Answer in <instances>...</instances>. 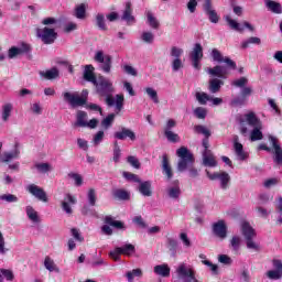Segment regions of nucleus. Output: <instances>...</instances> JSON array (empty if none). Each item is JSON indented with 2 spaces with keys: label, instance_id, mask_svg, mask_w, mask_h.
<instances>
[{
  "label": "nucleus",
  "instance_id": "nucleus-1",
  "mask_svg": "<svg viewBox=\"0 0 282 282\" xmlns=\"http://www.w3.org/2000/svg\"><path fill=\"white\" fill-rule=\"evenodd\" d=\"M176 155L180 158L177 162V170L183 172L188 169L189 177H197L198 170L193 166V164H195V158L189 149H187V147H180L176 151Z\"/></svg>",
  "mask_w": 282,
  "mask_h": 282
},
{
  "label": "nucleus",
  "instance_id": "nucleus-2",
  "mask_svg": "<svg viewBox=\"0 0 282 282\" xmlns=\"http://www.w3.org/2000/svg\"><path fill=\"white\" fill-rule=\"evenodd\" d=\"M55 23H57L55 17H46L42 21V24L45 26L36 29V36L41 39L42 43L45 45H52L58 36L55 28H48V25H54Z\"/></svg>",
  "mask_w": 282,
  "mask_h": 282
},
{
  "label": "nucleus",
  "instance_id": "nucleus-3",
  "mask_svg": "<svg viewBox=\"0 0 282 282\" xmlns=\"http://www.w3.org/2000/svg\"><path fill=\"white\" fill-rule=\"evenodd\" d=\"M245 118L247 120V123L253 128L250 135L251 142L263 140V124L260 118H258L257 113H254V111H250L249 113H246Z\"/></svg>",
  "mask_w": 282,
  "mask_h": 282
},
{
  "label": "nucleus",
  "instance_id": "nucleus-4",
  "mask_svg": "<svg viewBox=\"0 0 282 282\" xmlns=\"http://www.w3.org/2000/svg\"><path fill=\"white\" fill-rule=\"evenodd\" d=\"M242 235L245 236V239L247 240V248L250 250H260V247L256 241H253V237H256L257 232L254 228L249 224V221H243L241 226Z\"/></svg>",
  "mask_w": 282,
  "mask_h": 282
},
{
  "label": "nucleus",
  "instance_id": "nucleus-5",
  "mask_svg": "<svg viewBox=\"0 0 282 282\" xmlns=\"http://www.w3.org/2000/svg\"><path fill=\"white\" fill-rule=\"evenodd\" d=\"M104 221H105V225L101 226V232L104 235H108V236L113 235V230H112L111 226L113 228H117L118 230H126L127 229L123 221H119V220L113 219V217L111 215H107L105 217Z\"/></svg>",
  "mask_w": 282,
  "mask_h": 282
},
{
  "label": "nucleus",
  "instance_id": "nucleus-6",
  "mask_svg": "<svg viewBox=\"0 0 282 282\" xmlns=\"http://www.w3.org/2000/svg\"><path fill=\"white\" fill-rule=\"evenodd\" d=\"M94 59L96 61V63H100V69L105 74H110L112 68V56H110V54L105 55V52H102V50H98V52H96L94 56Z\"/></svg>",
  "mask_w": 282,
  "mask_h": 282
},
{
  "label": "nucleus",
  "instance_id": "nucleus-7",
  "mask_svg": "<svg viewBox=\"0 0 282 282\" xmlns=\"http://www.w3.org/2000/svg\"><path fill=\"white\" fill-rule=\"evenodd\" d=\"M135 252V246L133 243H126L124 246H121L120 248H115L109 252V257L113 259V261H120L121 254H124L126 257H131V254H134Z\"/></svg>",
  "mask_w": 282,
  "mask_h": 282
},
{
  "label": "nucleus",
  "instance_id": "nucleus-8",
  "mask_svg": "<svg viewBox=\"0 0 282 282\" xmlns=\"http://www.w3.org/2000/svg\"><path fill=\"white\" fill-rule=\"evenodd\" d=\"M63 98L73 109H76V107H84L87 105V96H79V94L75 93L72 94L70 91H64Z\"/></svg>",
  "mask_w": 282,
  "mask_h": 282
},
{
  "label": "nucleus",
  "instance_id": "nucleus-9",
  "mask_svg": "<svg viewBox=\"0 0 282 282\" xmlns=\"http://www.w3.org/2000/svg\"><path fill=\"white\" fill-rule=\"evenodd\" d=\"M194 131H196V133H203V135H205V138L203 139V147L205 149V151L203 152V164H205V158L206 155H208V150H209V138L212 135V131L209 129H207V127H205L204 124H196L194 127Z\"/></svg>",
  "mask_w": 282,
  "mask_h": 282
},
{
  "label": "nucleus",
  "instance_id": "nucleus-10",
  "mask_svg": "<svg viewBox=\"0 0 282 282\" xmlns=\"http://www.w3.org/2000/svg\"><path fill=\"white\" fill-rule=\"evenodd\" d=\"M212 58L217 63H226L229 69H237L236 61H232V58H230L229 56H224L220 50H217V47H214L212 50Z\"/></svg>",
  "mask_w": 282,
  "mask_h": 282
},
{
  "label": "nucleus",
  "instance_id": "nucleus-11",
  "mask_svg": "<svg viewBox=\"0 0 282 282\" xmlns=\"http://www.w3.org/2000/svg\"><path fill=\"white\" fill-rule=\"evenodd\" d=\"M97 94L99 96H106L108 98V94H112L115 91V87L108 78H99V83L96 85Z\"/></svg>",
  "mask_w": 282,
  "mask_h": 282
},
{
  "label": "nucleus",
  "instance_id": "nucleus-12",
  "mask_svg": "<svg viewBox=\"0 0 282 282\" xmlns=\"http://www.w3.org/2000/svg\"><path fill=\"white\" fill-rule=\"evenodd\" d=\"M203 10L205 14H207L210 23H219L220 17L217 10H215L213 0H205V2L203 3Z\"/></svg>",
  "mask_w": 282,
  "mask_h": 282
},
{
  "label": "nucleus",
  "instance_id": "nucleus-13",
  "mask_svg": "<svg viewBox=\"0 0 282 282\" xmlns=\"http://www.w3.org/2000/svg\"><path fill=\"white\" fill-rule=\"evenodd\" d=\"M32 52V46L29 43L22 42L19 47L13 45L8 51V57L9 58H17V56H21L23 54H29Z\"/></svg>",
  "mask_w": 282,
  "mask_h": 282
},
{
  "label": "nucleus",
  "instance_id": "nucleus-14",
  "mask_svg": "<svg viewBox=\"0 0 282 282\" xmlns=\"http://www.w3.org/2000/svg\"><path fill=\"white\" fill-rule=\"evenodd\" d=\"M269 142H271V145L273 147V162L282 165V147L278 138L274 135H269Z\"/></svg>",
  "mask_w": 282,
  "mask_h": 282
},
{
  "label": "nucleus",
  "instance_id": "nucleus-15",
  "mask_svg": "<svg viewBox=\"0 0 282 282\" xmlns=\"http://www.w3.org/2000/svg\"><path fill=\"white\" fill-rule=\"evenodd\" d=\"M206 173L209 180H220L221 188H228L229 182L231 180L229 173H227L226 171H223L221 173H210V171H206Z\"/></svg>",
  "mask_w": 282,
  "mask_h": 282
},
{
  "label": "nucleus",
  "instance_id": "nucleus-16",
  "mask_svg": "<svg viewBox=\"0 0 282 282\" xmlns=\"http://www.w3.org/2000/svg\"><path fill=\"white\" fill-rule=\"evenodd\" d=\"M121 20L126 21L127 25H133L134 23H137L131 1L126 2L124 10L121 14Z\"/></svg>",
  "mask_w": 282,
  "mask_h": 282
},
{
  "label": "nucleus",
  "instance_id": "nucleus-17",
  "mask_svg": "<svg viewBox=\"0 0 282 282\" xmlns=\"http://www.w3.org/2000/svg\"><path fill=\"white\" fill-rule=\"evenodd\" d=\"M272 263L274 270H269L267 276L272 281H279L282 279V261L281 259H273Z\"/></svg>",
  "mask_w": 282,
  "mask_h": 282
},
{
  "label": "nucleus",
  "instance_id": "nucleus-18",
  "mask_svg": "<svg viewBox=\"0 0 282 282\" xmlns=\"http://www.w3.org/2000/svg\"><path fill=\"white\" fill-rule=\"evenodd\" d=\"M213 232L219 239H226L228 237V226L224 219L216 221L213 226Z\"/></svg>",
  "mask_w": 282,
  "mask_h": 282
},
{
  "label": "nucleus",
  "instance_id": "nucleus-19",
  "mask_svg": "<svg viewBox=\"0 0 282 282\" xmlns=\"http://www.w3.org/2000/svg\"><path fill=\"white\" fill-rule=\"evenodd\" d=\"M29 193L36 197V199H40V202H48V196L46 191L44 188H41V186H37L36 184H30L28 186Z\"/></svg>",
  "mask_w": 282,
  "mask_h": 282
},
{
  "label": "nucleus",
  "instance_id": "nucleus-20",
  "mask_svg": "<svg viewBox=\"0 0 282 282\" xmlns=\"http://www.w3.org/2000/svg\"><path fill=\"white\" fill-rule=\"evenodd\" d=\"M176 274L183 282H192V278L194 276L193 268H187L185 263H182L178 265Z\"/></svg>",
  "mask_w": 282,
  "mask_h": 282
},
{
  "label": "nucleus",
  "instance_id": "nucleus-21",
  "mask_svg": "<svg viewBox=\"0 0 282 282\" xmlns=\"http://www.w3.org/2000/svg\"><path fill=\"white\" fill-rule=\"evenodd\" d=\"M113 137L117 140H131L132 142H134L137 140V135L135 132L132 131V129H128L127 127H121V129L119 131H116L113 133Z\"/></svg>",
  "mask_w": 282,
  "mask_h": 282
},
{
  "label": "nucleus",
  "instance_id": "nucleus-22",
  "mask_svg": "<svg viewBox=\"0 0 282 282\" xmlns=\"http://www.w3.org/2000/svg\"><path fill=\"white\" fill-rule=\"evenodd\" d=\"M161 166H162V173H163V175H165L166 180H172V177L174 176V172L170 164V158H169L167 153H164L162 155Z\"/></svg>",
  "mask_w": 282,
  "mask_h": 282
},
{
  "label": "nucleus",
  "instance_id": "nucleus-23",
  "mask_svg": "<svg viewBox=\"0 0 282 282\" xmlns=\"http://www.w3.org/2000/svg\"><path fill=\"white\" fill-rule=\"evenodd\" d=\"M208 74H210L212 76H216V78L221 80L220 78H226L228 72L227 67H225L224 65H216L215 67H209Z\"/></svg>",
  "mask_w": 282,
  "mask_h": 282
},
{
  "label": "nucleus",
  "instance_id": "nucleus-24",
  "mask_svg": "<svg viewBox=\"0 0 282 282\" xmlns=\"http://www.w3.org/2000/svg\"><path fill=\"white\" fill-rule=\"evenodd\" d=\"M84 79L88 80V83H93L94 85H98L94 65H86L84 70Z\"/></svg>",
  "mask_w": 282,
  "mask_h": 282
},
{
  "label": "nucleus",
  "instance_id": "nucleus-25",
  "mask_svg": "<svg viewBox=\"0 0 282 282\" xmlns=\"http://www.w3.org/2000/svg\"><path fill=\"white\" fill-rule=\"evenodd\" d=\"M77 199L74 197V195H70V193H67V195L64 197V202H62V208L67 213L68 215H72L73 208L70 204H76Z\"/></svg>",
  "mask_w": 282,
  "mask_h": 282
},
{
  "label": "nucleus",
  "instance_id": "nucleus-26",
  "mask_svg": "<svg viewBox=\"0 0 282 282\" xmlns=\"http://www.w3.org/2000/svg\"><path fill=\"white\" fill-rule=\"evenodd\" d=\"M139 185V192L141 193V195H143L144 197H151L153 195V191H152V182L147 181V182H140L138 183Z\"/></svg>",
  "mask_w": 282,
  "mask_h": 282
},
{
  "label": "nucleus",
  "instance_id": "nucleus-27",
  "mask_svg": "<svg viewBox=\"0 0 282 282\" xmlns=\"http://www.w3.org/2000/svg\"><path fill=\"white\" fill-rule=\"evenodd\" d=\"M112 197L113 199L127 202L128 199H130L131 195L129 191H126L124 188H115L112 191Z\"/></svg>",
  "mask_w": 282,
  "mask_h": 282
},
{
  "label": "nucleus",
  "instance_id": "nucleus-28",
  "mask_svg": "<svg viewBox=\"0 0 282 282\" xmlns=\"http://www.w3.org/2000/svg\"><path fill=\"white\" fill-rule=\"evenodd\" d=\"M189 57L192 59H197V61H202V58H204V47L202 43H196L194 45V48L189 53Z\"/></svg>",
  "mask_w": 282,
  "mask_h": 282
},
{
  "label": "nucleus",
  "instance_id": "nucleus-29",
  "mask_svg": "<svg viewBox=\"0 0 282 282\" xmlns=\"http://www.w3.org/2000/svg\"><path fill=\"white\" fill-rule=\"evenodd\" d=\"M264 3L268 10H270L274 14H282V6L279 1L264 0Z\"/></svg>",
  "mask_w": 282,
  "mask_h": 282
},
{
  "label": "nucleus",
  "instance_id": "nucleus-30",
  "mask_svg": "<svg viewBox=\"0 0 282 282\" xmlns=\"http://www.w3.org/2000/svg\"><path fill=\"white\" fill-rule=\"evenodd\" d=\"M40 76L45 78L46 80H54L59 76V69L57 67H52L51 69H46L45 72H40Z\"/></svg>",
  "mask_w": 282,
  "mask_h": 282
},
{
  "label": "nucleus",
  "instance_id": "nucleus-31",
  "mask_svg": "<svg viewBox=\"0 0 282 282\" xmlns=\"http://www.w3.org/2000/svg\"><path fill=\"white\" fill-rule=\"evenodd\" d=\"M154 273L158 274L159 276L167 278L171 275V268H170V265H167V263H163L161 265H155Z\"/></svg>",
  "mask_w": 282,
  "mask_h": 282
},
{
  "label": "nucleus",
  "instance_id": "nucleus-32",
  "mask_svg": "<svg viewBox=\"0 0 282 282\" xmlns=\"http://www.w3.org/2000/svg\"><path fill=\"white\" fill-rule=\"evenodd\" d=\"M223 85L224 80H220L215 76V78H212V80H209V91L212 94H217L218 91H220Z\"/></svg>",
  "mask_w": 282,
  "mask_h": 282
},
{
  "label": "nucleus",
  "instance_id": "nucleus-33",
  "mask_svg": "<svg viewBox=\"0 0 282 282\" xmlns=\"http://www.w3.org/2000/svg\"><path fill=\"white\" fill-rule=\"evenodd\" d=\"M86 111H77L75 127H88Z\"/></svg>",
  "mask_w": 282,
  "mask_h": 282
},
{
  "label": "nucleus",
  "instance_id": "nucleus-34",
  "mask_svg": "<svg viewBox=\"0 0 282 282\" xmlns=\"http://www.w3.org/2000/svg\"><path fill=\"white\" fill-rule=\"evenodd\" d=\"M166 248L172 254H176L178 249V241L174 237H166Z\"/></svg>",
  "mask_w": 282,
  "mask_h": 282
},
{
  "label": "nucleus",
  "instance_id": "nucleus-35",
  "mask_svg": "<svg viewBox=\"0 0 282 282\" xmlns=\"http://www.w3.org/2000/svg\"><path fill=\"white\" fill-rule=\"evenodd\" d=\"M234 149L239 160H247L248 153L243 150V144H241V142H234Z\"/></svg>",
  "mask_w": 282,
  "mask_h": 282
},
{
  "label": "nucleus",
  "instance_id": "nucleus-36",
  "mask_svg": "<svg viewBox=\"0 0 282 282\" xmlns=\"http://www.w3.org/2000/svg\"><path fill=\"white\" fill-rule=\"evenodd\" d=\"M13 109V105L11 102H7L6 105L2 106V120L3 122H8V120L11 117Z\"/></svg>",
  "mask_w": 282,
  "mask_h": 282
},
{
  "label": "nucleus",
  "instance_id": "nucleus-37",
  "mask_svg": "<svg viewBox=\"0 0 282 282\" xmlns=\"http://www.w3.org/2000/svg\"><path fill=\"white\" fill-rule=\"evenodd\" d=\"M147 21L151 28H153L154 30H159L160 21L156 19V17H154L153 12H147Z\"/></svg>",
  "mask_w": 282,
  "mask_h": 282
},
{
  "label": "nucleus",
  "instance_id": "nucleus-38",
  "mask_svg": "<svg viewBox=\"0 0 282 282\" xmlns=\"http://www.w3.org/2000/svg\"><path fill=\"white\" fill-rule=\"evenodd\" d=\"M204 164H205V166H217V164H218V162H217L215 155H213V151H210V149H208V151H207V155L205 156Z\"/></svg>",
  "mask_w": 282,
  "mask_h": 282
},
{
  "label": "nucleus",
  "instance_id": "nucleus-39",
  "mask_svg": "<svg viewBox=\"0 0 282 282\" xmlns=\"http://www.w3.org/2000/svg\"><path fill=\"white\" fill-rule=\"evenodd\" d=\"M115 120H116V113H108V116H106V118L101 120V127H104V129H110Z\"/></svg>",
  "mask_w": 282,
  "mask_h": 282
},
{
  "label": "nucleus",
  "instance_id": "nucleus-40",
  "mask_svg": "<svg viewBox=\"0 0 282 282\" xmlns=\"http://www.w3.org/2000/svg\"><path fill=\"white\" fill-rule=\"evenodd\" d=\"M44 267L46 268V270H48L50 272H59V268H57L55 261L53 259H51V257H45L44 260Z\"/></svg>",
  "mask_w": 282,
  "mask_h": 282
},
{
  "label": "nucleus",
  "instance_id": "nucleus-41",
  "mask_svg": "<svg viewBox=\"0 0 282 282\" xmlns=\"http://www.w3.org/2000/svg\"><path fill=\"white\" fill-rule=\"evenodd\" d=\"M177 126L176 120H174L173 118H170L165 126H164V135L166 138V140H169V133H171L172 129H174V127Z\"/></svg>",
  "mask_w": 282,
  "mask_h": 282
},
{
  "label": "nucleus",
  "instance_id": "nucleus-42",
  "mask_svg": "<svg viewBox=\"0 0 282 282\" xmlns=\"http://www.w3.org/2000/svg\"><path fill=\"white\" fill-rule=\"evenodd\" d=\"M96 25L99 28V30L107 31L108 25L106 23L105 14L98 13L96 15Z\"/></svg>",
  "mask_w": 282,
  "mask_h": 282
},
{
  "label": "nucleus",
  "instance_id": "nucleus-43",
  "mask_svg": "<svg viewBox=\"0 0 282 282\" xmlns=\"http://www.w3.org/2000/svg\"><path fill=\"white\" fill-rule=\"evenodd\" d=\"M226 21L231 28V30H236L237 32H243L245 28L238 23V21H235V19H231V17H226Z\"/></svg>",
  "mask_w": 282,
  "mask_h": 282
},
{
  "label": "nucleus",
  "instance_id": "nucleus-44",
  "mask_svg": "<svg viewBox=\"0 0 282 282\" xmlns=\"http://www.w3.org/2000/svg\"><path fill=\"white\" fill-rule=\"evenodd\" d=\"M20 155V150L18 148L14 149V151L11 152H4L2 162H11L14 158H19Z\"/></svg>",
  "mask_w": 282,
  "mask_h": 282
},
{
  "label": "nucleus",
  "instance_id": "nucleus-45",
  "mask_svg": "<svg viewBox=\"0 0 282 282\" xmlns=\"http://www.w3.org/2000/svg\"><path fill=\"white\" fill-rule=\"evenodd\" d=\"M86 15L87 10L85 3H80L79 6H77V8H75V17L77 19H86Z\"/></svg>",
  "mask_w": 282,
  "mask_h": 282
},
{
  "label": "nucleus",
  "instance_id": "nucleus-46",
  "mask_svg": "<svg viewBox=\"0 0 282 282\" xmlns=\"http://www.w3.org/2000/svg\"><path fill=\"white\" fill-rule=\"evenodd\" d=\"M26 215L31 221H40L39 213L33 208V206H26Z\"/></svg>",
  "mask_w": 282,
  "mask_h": 282
},
{
  "label": "nucleus",
  "instance_id": "nucleus-47",
  "mask_svg": "<svg viewBox=\"0 0 282 282\" xmlns=\"http://www.w3.org/2000/svg\"><path fill=\"white\" fill-rule=\"evenodd\" d=\"M256 44V45H261V39L259 36H250L249 39H247V41L242 42L241 47L243 50H246L247 47H249V45L251 44Z\"/></svg>",
  "mask_w": 282,
  "mask_h": 282
},
{
  "label": "nucleus",
  "instance_id": "nucleus-48",
  "mask_svg": "<svg viewBox=\"0 0 282 282\" xmlns=\"http://www.w3.org/2000/svg\"><path fill=\"white\" fill-rule=\"evenodd\" d=\"M230 246L235 252H239L241 246V237L234 236L230 240Z\"/></svg>",
  "mask_w": 282,
  "mask_h": 282
},
{
  "label": "nucleus",
  "instance_id": "nucleus-49",
  "mask_svg": "<svg viewBox=\"0 0 282 282\" xmlns=\"http://www.w3.org/2000/svg\"><path fill=\"white\" fill-rule=\"evenodd\" d=\"M196 100H198L200 105H207L208 100H210V96H208V94H206L205 91H197Z\"/></svg>",
  "mask_w": 282,
  "mask_h": 282
},
{
  "label": "nucleus",
  "instance_id": "nucleus-50",
  "mask_svg": "<svg viewBox=\"0 0 282 282\" xmlns=\"http://www.w3.org/2000/svg\"><path fill=\"white\" fill-rule=\"evenodd\" d=\"M87 199L90 206H96L97 203V193L95 188H89L87 193Z\"/></svg>",
  "mask_w": 282,
  "mask_h": 282
},
{
  "label": "nucleus",
  "instance_id": "nucleus-51",
  "mask_svg": "<svg viewBox=\"0 0 282 282\" xmlns=\"http://www.w3.org/2000/svg\"><path fill=\"white\" fill-rule=\"evenodd\" d=\"M143 272L140 268H135L134 270H131L127 272V279L129 282H132L134 276H142Z\"/></svg>",
  "mask_w": 282,
  "mask_h": 282
},
{
  "label": "nucleus",
  "instance_id": "nucleus-52",
  "mask_svg": "<svg viewBox=\"0 0 282 282\" xmlns=\"http://www.w3.org/2000/svg\"><path fill=\"white\" fill-rule=\"evenodd\" d=\"M122 175L126 180H128V182H137V183L141 182L139 175H137L135 173L123 171Z\"/></svg>",
  "mask_w": 282,
  "mask_h": 282
},
{
  "label": "nucleus",
  "instance_id": "nucleus-53",
  "mask_svg": "<svg viewBox=\"0 0 282 282\" xmlns=\"http://www.w3.org/2000/svg\"><path fill=\"white\" fill-rule=\"evenodd\" d=\"M35 169H37V171L40 173H48V171H51L52 166H51V164H48V162H43V163L35 164Z\"/></svg>",
  "mask_w": 282,
  "mask_h": 282
},
{
  "label": "nucleus",
  "instance_id": "nucleus-54",
  "mask_svg": "<svg viewBox=\"0 0 282 282\" xmlns=\"http://www.w3.org/2000/svg\"><path fill=\"white\" fill-rule=\"evenodd\" d=\"M194 115L196 116V118L204 120L207 116V109H205L204 107H196V109H194Z\"/></svg>",
  "mask_w": 282,
  "mask_h": 282
},
{
  "label": "nucleus",
  "instance_id": "nucleus-55",
  "mask_svg": "<svg viewBox=\"0 0 282 282\" xmlns=\"http://www.w3.org/2000/svg\"><path fill=\"white\" fill-rule=\"evenodd\" d=\"M167 194H169V197H172L173 199H177L181 195L180 186H173L169 188Z\"/></svg>",
  "mask_w": 282,
  "mask_h": 282
},
{
  "label": "nucleus",
  "instance_id": "nucleus-56",
  "mask_svg": "<svg viewBox=\"0 0 282 282\" xmlns=\"http://www.w3.org/2000/svg\"><path fill=\"white\" fill-rule=\"evenodd\" d=\"M0 199L2 202H8L9 204H12L13 202H19V197L17 195L13 194H4V195H0Z\"/></svg>",
  "mask_w": 282,
  "mask_h": 282
},
{
  "label": "nucleus",
  "instance_id": "nucleus-57",
  "mask_svg": "<svg viewBox=\"0 0 282 282\" xmlns=\"http://www.w3.org/2000/svg\"><path fill=\"white\" fill-rule=\"evenodd\" d=\"M200 259H203L204 265H208L212 269V272H218V265L208 261L206 254H199Z\"/></svg>",
  "mask_w": 282,
  "mask_h": 282
},
{
  "label": "nucleus",
  "instance_id": "nucleus-58",
  "mask_svg": "<svg viewBox=\"0 0 282 282\" xmlns=\"http://www.w3.org/2000/svg\"><path fill=\"white\" fill-rule=\"evenodd\" d=\"M123 105H124L123 94H117V96H116V109L118 111H121L123 109Z\"/></svg>",
  "mask_w": 282,
  "mask_h": 282
},
{
  "label": "nucleus",
  "instance_id": "nucleus-59",
  "mask_svg": "<svg viewBox=\"0 0 282 282\" xmlns=\"http://www.w3.org/2000/svg\"><path fill=\"white\" fill-rule=\"evenodd\" d=\"M242 98H243V105H246V100L247 98H249V96H251L253 94V89L252 87H246V85L243 86V88L240 91Z\"/></svg>",
  "mask_w": 282,
  "mask_h": 282
},
{
  "label": "nucleus",
  "instance_id": "nucleus-60",
  "mask_svg": "<svg viewBox=\"0 0 282 282\" xmlns=\"http://www.w3.org/2000/svg\"><path fill=\"white\" fill-rule=\"evenodd\" d=\"M127 162L134 169H140L141 166L140 160H138V158H135L134 155H128Z\"/></svg>",
  "mask_w": 282,
  "mask_h": 282
},
{
  "label": "nucleus",
  "instance_id": "nucleus-61",
  "mask_svg": "<svg viewBox=\"0 0 282 282\" xmlns=\"http://www.w3.org/2000/svg\"><path fill=\"white\" fill-rule=\"evenodd\" d=\"M145 91L148 96L153 100V102H160L159 95L158 91H155V89H153L152 87H147Z\"/></svg>",
  "mask_w": 282,
  "mask_h": 282
},
{
  "label": "nucleus",
  "instance_id": "nucleus-62",
  "mask_svg": "<svg viewBox=\"0 0 282 282\" xmlns=\"http://www.w3.org/2000/svg\"><path fill=\"white\" fill-rule=\"evenodd\" d=\"M121 158V149L118 142L113 143V162H119Z\"/></svg>",
  "mask_w": 282,
  "mask_h": 282
},
{
  "label": "nucleus",
  "instance_id": "nucleus-63",
  "mask_svg": "<svg viewBox=\"0 0 282 282\" xmlns=\"http://www.w3.org/2000/svg\"><path fill=\"white\" fill-rule=\"evenodd\" d=\"M68 176L72 177V180H74L76 186L83 185L84 180L82 175H79V173H68Z\"/></svg>",
  "mask_w": 282,
  "mask_h": 282
},
{
  "label": "nucleus",
  "instance_id": "nucleus-64",
  "mask_svg": "<svg viewBox=\"0 0 282 282\" xmlns=\"http://www.w3.org/2000/svg\"><path fill=\"white\" fill-rule=\"evenodd\" d=\"M141 39L144 43H153L154 34L153 32H142Z\"/></svg>",
  "mask_w": 282,
  "mask_h": 282
}]
</instances>
